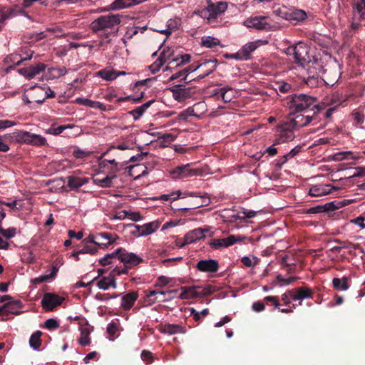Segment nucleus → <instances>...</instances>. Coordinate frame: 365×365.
Returning a JSON list of instances; mask_svg holds the SVG:
<instances>
[{"mask_svg":"<svg viewBox=\"0 0 365 365\" xmlns=\"http://www.w3.org/2000/svg\"><path fill=\"white\" fill-rule=\"evenodd\" d=\"M204 232L205 230L203 229H195L190 231L185 236V242L181 244L178 242V246L179 247H182L185 245L193 243L197 240L202 239L205 237Z\"/></svg>","mask_w":365,"mask_h":365,"instance_id":"obj_21","label":"nucleus"},{"mask_svg":"<svg viewBox=\"0 0 365 365\" xmlns=\"http://www.w3.org/2000/svg\"><path fill=\"white\" fill-rule=\"evenodd\" d=\"M217 67V59L215 58L207 59V77L212 73Z\"/></svg>","mask_w":365,"mask_h":365,"instance_id":"obj_56","label":"nucleus"},{"mask_svg":"<svg viewBox=\"0 0 365 365\" xmlns=\"http://www.w3.org/2000/svg\"><path fill=\"white\" fill-rule=\"evenodd\" d=\"M207 234L211 239L207 242V244L212 250H220L222 247H227L236 243L237 241H241L240 237H236L235 235H230L227 238H215L212 237L214 232H210V228L207 227Z\"/></svg>","mask_w":365,"mask_h":365,"instance_id":"obj_6","label":"nucleus"},{"mask_svg":"<svg viewBox=\"0 0 365 365\" xmlns=\"http://www.w3.org/2000/svg\"><path fill=\"white\" fill-rule=\"evenodd\" d=\"M267 17L262 16H257L250 18L245 21V24L247 27L254 28L258 30L269 29L270 26L267 22Z\"/></svg>","mask_w":365,"mask_h":365,"instance_id":"obj_16","label":"nucleus"},{"mask_svg":"<svg viewBox=\"0 0 365 365\" xmlns=\"http://www.w3.org/2000/svg\"><path fill=\"white\" fill-rule=\"evenodd\" d=\"M334 186L329 184H320L312 185L309 190V195L312 197H319L327 195L333 192V190H337Z\"/></svg>","mask_w":365,"mask_h":365,"instance_id":"obj_14","label":"nucleus"},{"mask_svg":"<svg viewBox=\"0 0 365 365\" xmlns=\"http://www.w3.org/2000/svg\"><path fill=\"white\" fill-rule=\"evenodd\" d=\"M173 55V52L168 49V51L163 50L161 53L158 58L150 66V69L152 73H155L158 72L163 65L168 61L170 60V57Z\"/></svg>","mask_w":365,"mask_h":365,"instance_id":"obj_19","label":"nucleus"},{"mask_svg":"<svg viewBox=\"0 0 365 365\" xmlns=\"http://www.w3.org/2000/svg\"><path fill=\"white\" fill-rule=\"evenodd\" d=\"M257 212L252 210H246L242 208V211H238L237 213H233L228 216L230 222H235L237 220H245L246 218H252L255 217Z\"/></svg>","mask_w":365,"mask_h":365,"instance_id":"obj_26","label":"nucleus"},{"mask_svg":"<svg viewBox=\"0 0 365 365\" xmlns=\"http://www.w3.org/2000/svg\"><path fill=\"white\" fill-rule=\"evenodd\" d=\"M180 21L178 19H170L168 21V24H167L168 28L166 29H163V30H158V32L168 36L172 33V31L173 30L178 28V26L180 25Z\"/></svg>","mask_w":365,"mask_h":365,"instance_id":"obj_38","label":"nucleus"},{"mask_svg":"<svg viewBox=\"0 0 365 365\" xmlns=\"http://www.w3.org/2000/svg\"><path fill=\"white\" fill-rule=\"evenodd\" d=\"M170 174L174 179H183L202 175V170L192 168L189 164L181 165L173 169Z\"/></svg>","mask_w":365,"mask_h":365,"instance_id":"obj_7","label":"nucleus"},{"mask_svg":"<svg viewBox=\"0 0 365 365\" xmlns=\"http://www.w3.org/2000/svg\"><path fill=\"white\" fill-rule=\"evenodd\" d=\"M177 292V290H170L167 292L163 291H150L148 294V297L150 298L153 296H156L155 299H150L152 301V303H154L155 300H158L160 302H165L168 299H170L174 297V294Z\"/></svg>","mask_w":365,"mask_h":365,"instance_id":"obj_23","label":"nucleus"},{"mask_svg":"<svg viewBox=\"0 0 365 365\" xmlns=\"http://www.w3.org/2000/svg\"><path fill=\"white\" fill-rule=\"evenodd\" d=\"M274 14L287 21H294L300 22L304 21L307 18V13L302 9L296 8H287L283 6L274 10Z\"/></svg>","mask_w":365,"mask_h":365,"instance_id":"obj_5","label":"nucleus"},{"mask_svg":"<svg viewBox=\"0 0 365 365\" xmlns=\"http://www.w3.org/2000/svg\"><path fill=\"white\" fill-rule=\"evenodd\" d=\"M349 277H343L342 278L334 277L332 280V284L334 289L337 291H345L349 288Z\"/></svg>","mask_w":365,"mask_h":365,"instance_id":"obj_30","label":"nucleus"},{"mask_svg":"<svg viewBox=\"0 0 365 365\" xmlns=\"http://www.w3.org/2000/svg\"><path fill=\"white\" fill-rule=\"evenodd\" d=\"M34 51L27 47L21 49L20 57L21 59L16 62V65H19L22 61L29 60L32 58Z\"/></svg>","mask_w":365,"mask_h":365,"instance_id":"obj_45","label":"nucleus"},{"mask_svg":"<svg viewBox=\"0 0 365 365\" xmlns=\"http://www.w3.org/2000/svg\"><path fill=\"white\" fill-rule=\"evenodd\" d=\"M290 298L293 301H302L306 299H312L314 297V291L308 287H300L288 291Z\"/></svg>","mask_w":365,"mask_h":365,"instance_id":"obj_10","label":"nucleus"},{"mask_svg":"<svg viewBox=\"0 0 365 365\" xmlns=\"http://www.w3.org/2000/svg\"><path fill=\"white\" fill-rule=\"evenodd\" d=\"M274 86V89L276 91H279L284 94L292 93L295 89V87L293 85L284 81H277Z\"/></svg>","mask_w":365,"mask_h":365,"instance_id":"obj_35","label":"nucleus"},{"mask_svg":"<svg viewBox=\"0 0 365 365\" xmlns=\"http://www.w3.org/2000/svg\"><path fill=\"white\" fill-rule=\"evenodd\" d=\"M154 102V101H149L142 106L133 109L129 112V114L131 115L134 120H138L145 113V111L150 106V105Z\"/></svg>","mask_w":365,"mask_h":365,"instance_id":"obj_36","label":"nucleus"},{"mask_svg":"<svg viewBox=\"0 0 365 365\" xmlns=\"http://www.w3.org/2000/svg\"><path fill=\"white\" fill-rule=\"evenodd\" d=\"M41 331H37L34 334H33L31 336L30 340H29V344L31 347H32L34 349H37L40 347L41 344Z\"/></svg>","mask_w":365,"mask_h":365,"instance_id":"obj_42","label":"nucleus"},{"mask_svg":"<svg viewBox=\"0 0 365 365\" xmlns=\"http://www.w3.org/2000/svg\"><path fill=\"white\" fill-rule=\"evenodd\" d=\"M97 287L103 290H107L110 287H116L115 280L113 276L104 277L97 282Z\"/></svg>","mask_w":365,"mask_h":365,"instance_id":"obj_31","label":"nucleus"},{"mask_svg":"<svg viewBox=\"0 0 365 365\" xmlns=\"http://www.w3.org/2000/svg\"><path fill=\"white\" fill-rule=\"evenodd\" d=\"M314 118V115H303L299 114L297 115L294 118L291 119L289 123L291 126L294 128H299L304 126L307 125Z\"/></svg>","mask_w":365,"mask_h":365,"instance_id":"obj_22","label":"nucleus"},{"mask_svg":"<svg viewBox=\"0 0 365 365\" xmlns=\"http://www.w3.org/2000/svg\"><path fill=\"white\" fill-rule=\"evenodd\" d=\"M96 252V248L94 247H90L89 246H85L83 248L77 252H73L72 253V255H79L80 254H86V253H90V254H95Z\"/></svg>","mask_w":365,"mask_h":365,"instance_id":"obj_59","label":"nucleus"},{"mask_svg":"<svg viewBox=\"0 0 365 365\" xmlns=\"http://www.w3.org/2000/svg\"><path fill=\"white\" fill-rule=\"evenodd\" d=\"M180 192L177 191L176 192H171L170 194L162 195L158 197V199L160 200H165V201L175 200L180 197Z\"/></svg>","mask_w":365,"mask_h":365,"instance_id":"obj_52","label":"nucleus"},{"mask_svg":"<svg viewBox=\"0 0 365 365\" xmlns=\"http://www.w3.org/2000/svg\"><path fill=\"white\" fill-rule=\"evenodd\" d=\"M113 178L106 176L103 178H97L93 180L94 183L102 187H108L111 185L112 180Z\"/></svg>","mask_w":365,"mask_h":365,"instance_id":"obj_44","label":"nucleus"},{"mask_svg":"<svg viewBox=\"0 0 365 365\" xmlns=\"http://www.w3.org/2000/svg\"><path fill=\"white\" fill-rule=\"evenodd\" d=\"M224 88L220 87V84L218 81H213L207 78V97L213 98L215 100L220 99L221 91Z\"/></svg>","mask_w":365,"mask_h":365,"instance_id":"obj_17","label":"nucleus"},{"mask_svg":"<svg viewBox=\"0 0 365 365\" xmlns=\"http://www.w3.org/2000/svg\"><path fill=\"white\" fill-rule=\"evenodd\" d=\"M205 115V103L203 101L195 103L192 107L189 108L185 113L179 114L181 119L185 120L187 116H195L202 118Z\"/></svg>","mask_w":365,"mask_h":365,"instance_id":"obj_13","label":"nucleus"},{"mask_svg":"<svg viewBox=\"0 0 365 365\" xmlns=\"http://www.w3.org/2000/svg\"><path fill=\"white\" fill-rule=\"evenodd\" d=\"M115 253L118 259L128 266H135L143 261L142 258L132 252H128L121 248L118 249L115 251Z\"/></svg>","mask_w":365,"mask_h":365,"instance_id":"obj_12","label":"nucleus"},{"mask_svg":"<svg viewBox=\"0 0 365 365\" xmlns=\"http://www.w3.org/2000/svg\"><path fill=\"white\" fill-rule=\"evenodd\" d=\"M161 331H162V332H163L165 334H175L180 333V332L183 331L182 328L180 326L176 325V324H165L162 327Z\"/></svg>","mask_w":365,"mask_h":365,"instance_id":"obj_40","label":"nucleus"},{"mask_svg":"<svg viewBox=\"0 0 365 365\" xmlns=\"http://www.w3.org/2000/svg\"><path fill=\"white\" fill-rule=\"evenodd\" d=\"M1 301L6 302L1 310L6 313H19V312L14 311V309H19L21 307V302L19 300H12L10 296L5 295L1 297Z\"/></svg>","mask_w":365,"mask_h":365,"instance_id":"obj_18","label":"nucleus"},{"mask_svg":"<svg viewBox=\"0 0 365 365\" xmlns=\"http://www.w3.org/2000/svg\"><path fill=\"white\" fill-rule=\"evenodd\" d=\"M220 265L217 260L209 259H207V273H215L219 270Z\"/></svg>","mask_w":365,"mask_h":365,"instance_id":"obj_46","label":"nucleus"},{"mask_svg":"<svg viewBox=\"0 0 365 365\" xmlns=\"http://www.w3.org/2000/svg\"><path fill=\"white\" fill-rule=\"evenodd\" d=\"M187 92L185 89L180 88H176L173 89V98L178 101H181L186 98Z\"/></svg>","mask_w":365,"mask_h":365,"instance_id":"obj_48","label":"nucleus"},{"mask_svg":"<svg viewBox=\"0 0 365 365\" xmlns=\"http://www.w3.org/2000/svg\"><path fill=\"white\" fill-rule=\"evenodd\" d=\"M257 48V45L254 42L245 44L238 52L233 56L236 59L247 60L252 52Z\"/></svg>","mask_w":365,"mask_h":365,"instance_id":"obj_24","label":"nucleus"},{"mask_svg":"<svg viewBox=\"0 0 365 365\" xmlns=\"http://www.w3.org/2000/svg\"><path fill=\"white\" fill-rule=\"evenodd\" d=\"M90 331L87 327L81 328V336L78 339V342L82 346H87L90 344Z\"/></svg>","mask_w":365,"mask_h":365,"instance_id":"obj_43","label":"nucleus"},{"mask_svg":"<svg viewBox=\"0 0 365 365\" xmlns=\"http://www.w3.org/2000/svg\"><path fill=\"white\" fill-rule=\"evenodd\" d=\"M138 299L136 292H130L122 297L121 307L125 309H130Z\"/></svg>","mask_w":365,"mask_h":365,"instance_id":"obj_29","label":"nucleus"},{"mask_svg":"<svg viewBox=\"0 0 365 365\" xmlns=\"http://www.w3.org/2000/svg\"><path fill=\"white\" fill-rule=\"evenodd\" d=\"M190 56L188 54L182 55L180 57L173 58L168 62V66L166 67L165 70L173 68L174 67L185 64L190 61Z\"/></svg>","mask_w":365,"mask_h":365,"instance_id":"obj_37","label":"nucleus"},{"mask_svg":"<svg viewBox=\"0 0 365 365\" xmlns=\"http://www.w3.org/2000/svg\"><path fill=\"white\" fill-rule=\"evenodd\" d=\"M59 327L58 322L53 318L48 319L45 322V327L48 329H55Z\"/></svg>","mask_w":365,"mask_h":365,"instance_id":"obj_60","label":"nucleus"},{"mask_svg":"<svg viewBox=\"0 0 365 365\" xmlns=\"http://www.w3.org/2000/svg\"><path fill=\"white\" fill-rule=\"evenodd\" d=\"M205 294V287L200 286L182 287L180 294L181 299L195 298Z\"/></svg>","mask_w":365,"mask_h":365,"instance_id":"obj_15","label":"nucleus"},{"mask_svg":"<svg viewBox=\"0 0 365 365\" xmlns=\"http://www.w3.org/2000/svg\"><path fill=\"white\" fill-rule=\"evenodd\" d=\"M36 93L41 94L42 98H33V101L36 102L39 104L42 103L46 98H53L55 96V93L50 88H42V87H36Z\"/></svg>","mask_w":365,"mask_h":365,"instance_id":"obj_27","label":"nucleus"},{"mask_svg":"<svg viewBox=\"0 0 365 365\" xmlns=\"http://www.w3.org/2000/svg\"><path fill=\"white\" fill-rule=\"evenodd\" d=\"M73 125H60L56 128H51L49 133L53 135H58L67 128H72Z\"/></svg>","mask_w":365,"mask_h":365,"instance_id":"obj_57","label":"nucleus"},{"mask_svg":"<svg viewBox=\"0 0 365 365\" xmlns=\"http://www.w3.org/2000/svg\"><path fill=\"white\" fill-rule=\"evenodd\" d=\"M159 222L158 221L150 222L143 225H140L141 229V235L143 236H148L154 233L159 227Z\"/></svg>","mask_w":365,"mask_h":365,"instance_id":"obj_34","label":"nucleus"},{"mask_svg":"<svg viewBox=\"0 0 365 365\" xmlns=\"http://www.w3.org/2000/svg\"><path fill=\"white\" fill-rule=\"evenodd\" d=\"M14 135L18 141L34 145H44L46 142V140L44 137L40 135L31 134L26 131L16 132L14 133Z\"/></svg>","mask_w":365,"mask_h":365,"instance_id":"obj_8","label":"nucleus"},{"mask_svg":"<svg viewBox=\"0 0 365 365\" xmlns=\"http://www.w3.org/2000/svg\"><path fill=\"white\" fill-rule=\"evenodd\" d=\"M201 65H199L196 67H189L187 69H185V70H182V71H180L179 72H177L175 73V74H173L171 77H170V80H175V79H177L182 76H184L185 73H192L193 71H195V70H197Z\"/></svg>","mask_w":365,"mask_h":365,"instance_id":"obj_50","label":"nucleus"},{"mask_svg":"<svg viewBox=\"0 0 365 365\" xmlns=\"http://www.w3.org/2000/svg\"><path fill=\"white\" fill-rule=\"evenodd\" d=\"M153 135L157 136L158 138H162L168 142H172L175 139V136L171 133L161 134L160 133H157L156 134L153 133Z\"/></svg>","mask_w":365,"mask_h":365,"instance_id":"obj_63","label":"nucleus"},{"mask_svg":"<svg viewBox=\"0 0 365 365\" xmlns=\"http://www.w3.org/2000/svg\"><path fill=\"white\" fill-rule=\"evenodd\" d=\"M121 16L118 14H107L94 19L90 24L92 31L97 33L101 38H108L118 31Z\"/></svg>","mask_w":365,"mask_h":365,"instance_id":"obj_2","label":"nucleus"},{"mask_svg":"<svg viewBox=\"0 0 365 365\" xmlns=\"http://www.w3.org/2000/svg\"><path fill=\"white\" fill-rule=\"evenodd\" d=\"M128 227L132 228V230L130 232L131 235L136 237H143V235H141V229L140 225L130 224L128 225Z\"/></svg>","mask_w":365,"mask_h":365,"instance_id":"obj_61","label":"nucleus"},{"mask_svg":"<svg viewBox=\"0 0 365 365\" xmlns=\"http://www.w3.org/2000/svg\"><path fill=\"white\" fill-rule=\"evenodd\" d=\"M64 298L54 293H46L41 299V306L46 311H52L61 304Z\"/></svg>","mask_w":365,"mask_h":365,"instance_id":"obj_11","label":"nucleus"},{"mask_svg":"<svg viewBox=\"0 0 365 365\" xmlns=\"http://www.w3.org/2000/svg\"><path fill=\"white\" fill-rule=\"evenodd\" d=\"M360 15V18L365 19V0H358L354 6Z\"/></svg>","mask_w":365,"mask_h":365,"instance_id":"obj_49","label":"nucleus"},{"mask_svg":"<svg viewBox=\"0 0 365 365\" xmlns=\"http://www.w3.org/2000/svg\"><path fill=\"white\" fill-rule=\"evenodd\" d=\"M76 101L77 103H78L80 105L86 106H88L90 108H98L101 110H106V106L104 104H103L102 103L98 102V101H93L88 98H77Z\"/></svg>","mask_w":365,"mask_h":365,"instance_id":"obj_28","label":"nucleus"},{"mask_svg":"<svg viewBox=\"0 0 365 365\" xmlns=\"http://www.w3.org/2000/svg\"><path fill=\"white\" fill-rule=\"evenodd\" d=\"M318 78H319V75L318 74H312V75H309L308 77H307V79L306 81V83L309 86H311V87H315L317 86L318 84Z\"/></svg>","mask_w":365,"mask_h":365,"instance_id":"obj_58","label":"nucleus"},{"mask_svg":"<svg viewBox=\"0 0 365 365\" xmlns=\"http://www.w3.org/2000/svg\"><path fill=\"white\" fill-rule=\"evenodd\" d=\"M117 256L115 251L112 254H108L100 259L101 265L105 266L111 263V259Z\"/></svg>","mask_w":365,"mask_h":365,"instance_id":"obj_62","label":"nucleus"},{"mask_svg":"<svg viewBox=\"0 0 365 365\" xmlns=\"http://www.w3.org/2000/svg\"><path fill=\"white\" fill-rule=\"evenodd\" d=\"M223 47L221 44L220 41L212 36H207V48H211L213 51H217L218 48Z\"/></svg>","mask_w":365,"mask_h":365,"instance_id":"obj_41","label":"nucleus"},{"mask_svg":"<svg viewBox=\"0 0 365 365\" xmlns=\"http://www.w3.org/2000/svg\"><path fill=\"white\" fill-rule=\"evenodd\" d=\"M276 279L279 283H280L282 284L288 285V284H292L297 279H298V277H290L287 279H285L282 275L278 274L276 277Z\"/></svg>","mask_w":365,"mask_h":365,"instance_id":"obj_54","label":"nucleus"},{"mask_svg":"<svg viewBox=\"0 0 365 365\" xmlns=\"http://www.w3.org/2000/svg\"><path fill=\"white\" fill-rule=\"evenodd\" d=\"M233 91L232 88L226 89L225 88L221 91L220 99L222 100L224 103H229L232 101L233 95Z\"/></svg>","mask_w":365,"mask_h":365,"instance_id":"obj_47","label":"nucleus"},{"mask_svg":"<svg viewBox=\"0 0 365 365\" xmlns=\"http://www.w3.org/2000/svg\"><path fill=\"white\" fill-rule=\"evenodd\" d=\"M317 99L304 93H294L287 96L286 106L290 110V114L303 112L307 109L314 111V115L320 112L324 105L317 104Z\"/></svg>","mask_w":365,"mask_h":365,"instance_id":"obj_1","label":"nucleus"},{"mask_svg":"<svg viewBox=\"0 0 365 365\" xmlns=\"http://www.w3.org/2000/svg\"><path fill=\"white\" fill-rule=\"evenodd\" d=\"M293 129L294 128L291 126L289 122L278 125V138L276 139L274 144H280L293 140L295 138Z\"/></svg>","mask_w":365,"mask_h":365,"instance_id":"obj_9","label":"nucleus"},{"mask_svg":"<svg viewBox=\"0 0 365 365\" xmlns=\"http://www.w3.org/2000/svg\"><path fill=\"white\" fill-rule=\"evenodd\" d=\"M263 300H264L263 302L264 303V305L265 304H267V305L272 304V305H274V308L279 309L280 304L279 302V299H278L277 297L267 296V297H265Z\"/></svg>","mask_w":365,"mask_h":365,"instance_id":"obj_51","label":"nucleus"},{"mask_svg":"<svg viewBox=\"0 0 365 365\" xmlns=\"http://www.w3.org/2000/svg\"><path fill=\"white\" fill-rule=\"evenodd\" d=\"M49 78H58L67 73V69L62 66L59 68H50L48 70Z\"/></svg>","mask_w":365,"mask_h":365,"instance_id":"obj_39","label":"nucleus"},{"mask_svg":"<svg viewBox=\"0 0 365 365\" xmlns=\"http://www.w3.org/2000/svg\"><path fill=\"white\" fill-rule=\"evenodd\" d=\"M96 75L108 81L115 80L117 78L115 70L112 68H106L96 72Z\"/></svg>","mask_w":365,"mask_h":365,"instance_id":"obj_33","label":"nucleus"},{"mask_svg":"<svg viewBox=\"0 0 365 365\" xmlns=\"http://www.w3.org/2000/svg\"><path fill=\"white\" fill-rule=\"evenodd\" d=\"M96 240H98L99 242H103L104 240H108V242L106 243V245H110L114 240H112L111 235L108 232H101L96 235Z\"/></svg>","mask_w":365,"mask_h":365,"instance_id":"obj_53","label":"nucleus"},{"mask_svg":"<svg viewBox=\"0 0 365 365\" xmlns=\"http://www.w3.org/2000/svg\"><path fill=\"white\" fill-rule=\"evenodd\" d=\"M141 359L147 364L151 363L153 361V356L150 351L144 350L141 353Z\"/></svg>","mask_w":365,"mask_h":365,"instance_id":"obj_64","label":"nucleus"},{"mask_svg":"<svg viewBox=\"0 0 365 365\" xmlns=\"http://www.w3.org/2000/svg\"><path fill=\"white\" fill-rule=\"evenodd\" d=\"M46 66L44 63H38L35 66L24 68L21 70V73L29 79L33 78L36 75L46 69Z\"/></svg>","mask_w":365,"mask_h":365,"instance_id":"obj_25","label":"nucleus"},{"mask_svg":"<svg viewBox=\"0 0 365 365\" xmlns=\"http://www.w3.org/2000/svg\"><path fill=\"white\" fill-rule=\"evenodd\" d=\"M24 13V11L17 6H14L12 8L4 7L0 9V27L7 19Z\"/></svg>","mask_w":365,"mask_h":365,"instance_id":"obj_20","label":"nucleus"},{"mask_svg":"<svg viewBox=\"0 0 365 365\" xmlns=\"http://www.w3.org/2000/svg\"><path fill=\"white\" fill-rule=\"evenodd\" d=\"M228 4L225 1L212 2L207 0V24L216 27L222 22V16L227 9Z\"/></svg>","mask_w":365,"mask_h":365,"instance_id":"obj_3","label":"nucleus"},{"mask_svg":"<svg viewBox=\"0 0 365 365\" xmlns=\"http://www.w3.org/2000/svg\"><path fill=\"white\" fill-rule=\"evenodd\" d=\"M88 182L86 178H79L76 176H68L67 178V185L71 189H78Z\"/></svg>","mask_w":365,"mask_h":365,"instance_id":"obj_32","label":"nucleus"},{"mask_svg":"<svg viewBox=\"0 0 365 365\" xmlns=\"http://www.w3.org/2000/svg\"><path fill=\"white\" fill-rule=\"evenodd\" d=\"M287 51L288 54L294 56V62L303 68L311 61L309 48L304 43L299 42L295 46L288 47Z\"/></svg>","mask_w":365,"mask_h":365,"instance_id":"obj_4","label":"nucleus"},{"mask_svg":"<svg viewBox=\"0 0 365 365\" xmlns=\"http://www.w3.org/2000/svg\"><path fill=\"white\" fill-rule=\"evenodd\" d=\"M16 233V228L10 227L8 229H3L1 227H0V234H1L6 238H11L15 236Z\"/></svg>","mask_w":365,"mask_h":365,"instance_id":"obj_55","label":"nucleus"}]
</instances>
